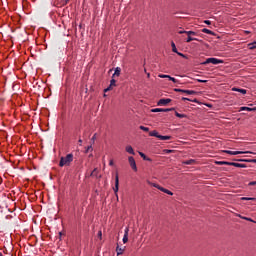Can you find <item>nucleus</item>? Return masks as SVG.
I'll use <instances>...</instances> for the list:
<instances>
[{
	"instance_id": "f3484780",
	"label": "nucleus",
	"mask_w": 256,
	"mask_h": 256,
	"mask_svg": "<svg viewBox=\"0 0 256 256\" xmlns=\"http://www.w3.org/2000/svg\"><path fill=\"white\" fill-rule=\"evenodd\" d=\"M255 110H256V107L251 108V107L243 106V107L240 108V111H255Z\"/></svg>"
},
{
	"instance_id": "09e8293b",
	"label": "nucleus",
	"mask_w": 256,
	"mask_h": 256,
	"mask_svg": "<svg viewBox=\"0 0 256 256\" xmlns=\"http://www.w3.org/2000/svg\"><path fill=\"white\" fill-rule=\"evenodd\" d=\"M166 153H173V150H166Z\"/></svg>"
},
{
	"instance_id": "3c124183",
	"label": "nucleus",
	"mask_w": 256,
	"mask_h": 256,
	"mask_svg": "<svg viewBox=\"0 0 256 256\" xmlns=\"http://www.w3.org/2000/svg\"><path fill=\"white\" fill-rule=\"evenodd\" d=\"M147 77H148V78L151 77V74L148 73V74H147Z\"/></svg>"
},
{
	"instance_id": "4c0bfd02",
	"label": "nucleus",
	"mask_w": 256,
	"mask_h": 256,
	"mask_svg": "<svg viewBox=\"0 0 256 256\" xmlns=\"http://www.w3.org/2000/svg\"><path fill=\"white\" fill-rule=\"evenodd\" d=\"M152 185L156 188V189H159L161 186L159 184H155V183H152Z\"/></svg>"
},
{
	"instance_id": "a211bd4d",
	"label": "nucleus",
	"mask_w": 256,
	"mask_h": 256,
	"mask_svg": "<svg viewBox=\"0 0 256 256\" xmlns=\"http://www.w3.org/2000/svg\"><path fill=\"white\" fill-rule=\"evenodd\" d=\"M175 115H176L179 119H187V115H186V114H181V113L175 111Z\"/></svg>"
},
{
	"instance_id": "b1692460",
	"label": "nucleus",
	"mask_w": 256,
	"mask_h": 256,
	"mask_svg": "<svg viewBox=\"0 0 256 256\" xmlns=\"http://www.w3.org/2000/svg\"><path fill=\"white\" fill-rule=\"evenodd\" d=\"M123 251H125V248H121L119 246L116 247L117 255H123Z\"/></svg>"
},
{
	"instance_id": "5fc2aeb1",
	"label": "nucleus",
	"mask_w": 256,
	"mask_h": 256,
	"mask_svg": "<svg viewBox=\"0 0 256 256\" xmlns=\"http://www.w3.org/2000/svg\"><path fill=\"white\" fill-rule=\"evenodd\" d=\"M0 256H4L3 253L0 252Z\"/></svg>"
},
{
	"instance_id": "6e6d98bb",
	"label": "nucleus",
	"mask_w": 256,
	"mask_h": 256,
	"mask_svg": "<svg viewBox=\"0 0 256 256\" xmlns=\"http://www.w3.org/2000/svg\"><path fill=\"white\" fill-rule=\"evenodd\" d=\"M59 235H62V233L60 232Z\"/></svg>"
},
{
	"instance_id": "ea45409f",
	"label": "nucleus",
	"mask_w": 256,
	"mask_h": 256,
	"mask_svg": "<svg viewBox=\"0 0 256 256\" xmlns=\"http://www.w3.org/2000/svg\"><path fill=\"white\" fill-rule=\"evenodd\" d=\"M204 23H205L206 25H211V21H209V20H205Z\"/></svg>"
},
{
	"instance_id": "72a5a7b5",
	"label": "nucleus",
	"mask_w": 256,
	"mask_h": 256,
	"mask_svg": "<svg viewBox=\"0 0 256 256\" xmlns=\"http://www.w3.org/2000/svg\"><path fill=\"white\" fill-rule=\"evenodd\" d=\"M177 55H179V57H183V59H188L187 55L181 53V52H178L176 53Z\"/></svg>"
},
{
	"instance_id": "9d476101",
	"label": "nucleus",
	"mask_w": 256,
	"mask_h": 256,
	"mask_svg": "<svg viewBox=\"0 0 256 256\" xmlns=\"http://www.w3.org/2000/svg\"><path fill=\"white\" fill-rule=\"evenodd\" d=\"M160 79H165V78H169V81H172L173 83H177V79L169 76V75H165V74H160L159 75Z\"/></svg>"
},
{
	"instance_id": "0eeeda50",
	"label": "nucleus",
	"mask_w": 256,
	"mask_h": 256,
	"mask_svg": "<svg viewBox=\"0 0 256 256\" xmlns=\"http://www.w3.org/2000/svg\"><path fill=\"white\" fill-rule=\"evenodd\" d=\"M113 191L117 197V193H119V174L116 173V176H115V186L113 188Z\"/></svg>"
},
{
	"instance_id": "f257e3e1",
	"label": "nucleus",
	"mask_w": 256,
	"mask_h": 256,
	"mask_svg": "<svg viewBox=\"0 0 256 256\" xmlns=\"http://www.w3.org/2000/svg\"><path fill=\"white\" fill-rule=\"evenodd\" d=\"M73 163V154H67L66 157H61L59 167H69Z\"/></svg>"
},
{
	"instance_id": "8fccbe9b",
	"label": "nucleus",
	"mask_w": 256,
	"mask_h": 256,
	"mask_svg": "<svg viewBox=\"0 0 256 256\" xmlns=\"http://www.w3.org/2000/svg\"><path fill=\"white\" fill-rule=\"evenodd\" d=\"M69 3V0H65L64 5H67Z\"/></svg>"
},
{
	"instance_id": "f03ea898",
	"label": "nucleus",
	"mask_w": 256,
	"mask_h": 256,
	"mask_svg": "<svg viewBox=\"0 0 256 256\" xmlns=\"http://www.w3.org/2000/svg\"><path fill=\"white\" fill-rule=\"evenodd\" d=\"M209 63H212V65H219L223 63V60L217 58H208L202 63V65H209Z\"/></svg>"
},
{
	"instance_id": "473e14b6",
	"label": "nucleus",
	"mask_w": 256,
	"mask_h": 256,
	"mask_svg": "<svg viewBox=\"0 0 256 256\" xmlns=\"http://www.w3.org/2000/svg\"><path fill=\"white\" fill-rule=\"evenodd\" d=\"M96 140H97V134H94L93 137L91 138L92 145H95Z\"/></svg>"
},
{
	"instance_id": "864d4df0",
	"label": "nucleus",
	"mask_w": 256,
	"mask_h": 256,
	"mask_svg": "<svg viewBox=\"0 0 256 256\" xmlns=\"http://www.w3.org/2000/svg\"><path fill=\"white\" fill-rule=\"evenodd\" d=\"M249 107H253V104H249Z\"/></svg>"
},
{
	"instance_id": "ddd939ff",
	"label": "nucleus",
	"mask_w": 256,
	"mask_h": 256,
	"mask_svg": "<svg viewBox=\"0 0 256 256\" xmlns=\"http://www.w3.org/2000/svg\"><path fill=\"white\" fill-rule=\"evenodd\" d=\"M126 152L130 155H135V150H133V147L131 145L126 146Z\"/></svg>"
},
{
	"instance_id": "e433bc0d",
	"label": "nucleus",
	"mask_w": 256,
	"mask_h": 256,
	"mask_svg": "<svg viewBox=\"0 0 256 256\" xmlns=\"http://www.w3.org/2000/svg\"><path fill=\"white\" fill-rule=\"evenodd\" d=\"M242 219H245V221H250V222H252V223L254 222L253 219L248 218V217H242Z\"/></svg>"
},
{
	"instance_id": "4468645a",
	"label": "nucleus",
	"mask_w": 256,
	"mask_h": 256,
	"mask_svg": "<svg viewBox=\"0 0 256 256\" xmlns=\"http://www.w3.org/2000/svg\"><path fill=\"white\" fill-rule=\"evenodd\" d=\"M158 139L160 141H169L171 139V136H163V135L158 134Z\"/></svg>"
},
{
	"instance_id": "c756f323",
	"label": "nucleus",
	"mask_w": 256,
	"mask_h": 256,
	"mask_svg": "<svg viewBox=\"0 0 256 256\" xmlns=\"http://www.w3.org/2000/svg\"><path fill=\"white\" fill-rule=\"evenodd\" d=\"M195 163V160L190 159L184 162V165H193Z\"/></svg>"
},
{
	"instance_id": "4be33fe9",
	"label": "nucleus",
	"mask_w": 256,
	"mask_h": 256,
	"mask_svg": "<svg viewBox=\"0 0 256 256\" xmlns=\"http://www.w3.org/2000/svg\"><path fill=\"white\" fill-rule=\"evenodd\" d=\"M119 75H121V69L117 67L112 77H119Z\"/></svg>"
},
{
	"instance_id": "412c9836",
	"label": "nucleus",
	"mask_w": 256,
	"mask_h": 256,
	"mask_svg": "<svg viewBox=\"0 0 256 256\" xmlns=\"http://www.w3.org/2000/svg\"><path fill=\"white\" fill-rule=\"evenodd\" d=\"M202 33H206L207 35H215V32H213L207 28L202 29Z\"/></svg>"
},
{
	"instance_id": "2f4dec72",
	"label": "nucleus",
	"mask_w": 256,
	"mask_h": 256,
	"mask_svg": "<svg viewBox=\"0 0 256 256\" xmlns=\"http://www.w3.org/2000/svg\"><path fill=\"white\" fill-rule=\"evenodd\" d=\"M139 129H141V131H145L146 133L149 131V128L145 126H140Z\"/></svg>"
},
{
	"instance_id": "5701e85b",
	"label": "nucleus",
	"mask_w": 256,
	"mask_h": 256,
	"mask_svg": "<svg viewBox=\"0 0 256 256\" xmlns=\"http://www.w3.org/2000/svg\"><path fill=\"white\" fill-rule=\"evenodd\" d=\"M216 165H231V162H227V161H216L215 162Z\"/></svg>"
},
{
	"instance_id": "603ef678",
	"label": "nucleus",
	"mask_w": 256,
	"mask_h": 256,
	"mask_svg": "<svg viewBox=\"0 0 256 256\" xmlns=\"http://www.w3.org/2000/svg\"><path fill=\"white\" fill-rule=\"evenodd\" d=\"M249 107H253V104H249Z\"/></svg>"
},
{
	"instance_id": "2eb2a0df",
	"label": "nucleus",
	"mask_w": 256,
	"mask_h": 256,
	"mask_svg": "<svg viewBox=\"0 0 256 256\" xmlns=\"http://www.w3.org/2000/svg\"><path fill=\"white\" fill-rule=\"evenodd\" d=\"M232 91H237L238 93H242V95L247 94V90L241 88H233Z\"/></svg>"
},
{
	"instance_id": "a19ab883",
	"label": "nucleus",
	"mask_w": 256,
	"mask_h": 256,
	"mask_svg": "<svg viewBox=\"0 0 256 256\" xmlns=\"http://www.w3.org/2000/svg\"><path fill=\"white\" fill-rule=\"evenodd\" d=\"M248 185H250V186L256 185V181L249 182Z\"/></svg>"
},
{
	"instance_id": "79ce46f5",
	"label": "nucleus",
	"mask_w": 256,
	"mask_h": 256,
	"mask_svg": "<svg viewBox=\"0 0 256 256\" xmlns=\"http://www.w3.org/2000/svg\"><path fill=\"white\" fill-rule=\"evenodd\" d=\"M159 189V191H162V193H164V191L166 190V188H163V187H161L160 186V188H158Z\"/></svg>"
},
{
	"instance_id": "9b49d317",
	"label": "nucleus",
	"mask_w": 256,
	"mask_h": 256,
	"mask_svg": "<svg viewBox=\"0 0 256 256\" xmlns=\"http://www.w3.org/2000/svg\"><path fill=\"white\" fill-rule=\"evenodd\" d=\"M240 163H256V159H238Z\"/></svg>"
},
{
	"instance_id": "de8ad7c7",
	"label": "nucleus",
	"mask_w": 256,
	"mask_h": 256,
	"mask_svg": "<svg viewBox=\"0 0 256 256\" xmlns=\"http://www.w3.org/2000/svg\"><path fill=\"white\" fill-rule=\"evenodd\" d=\"M78 143H80V145L83 143V140L82 139H79L78 140Z\"/></svg>"
},
{
	"instance_id": "39448f33",
	"label": "nucleus",
	"mask_w": 256,
	"mask_h": 256,
	"mask_svg": "<svg viewBox=\"0 0 256 256\" xmlns=\"http://www.w3.org/2000/svg\"><path fill=\"white\" fill-rule=\"evenodd\" d=\"M171 99L170 98H162V99H160L159 101H158V103H157V105L158 106H167V105H169V103H171Z\"/></svg>"
},
{
	"instance_id": "a878e982",
	"label": "nucleus",
	"mask_w": 256,
	"mask_h": 256,
	"mask_svg": "<svg viewBox=\"0 0 256 256\" xmlns=\"http://www.w3.org/2000/svg\"><path fill=\"white\" fill-rule=\"evenodd\" d=\"M98 173H99V170H98L97 168H95V169L91 172L90 176H91V177H97Z\"/></svg>"
},
{
	"instance_id": "1a4fd4ad",
	"label": "nucleus",
	"mask_w": 256,
	"mask_h": 256,
	"mask_svg": "<svg viewBox=\"0 0 256 256\" xmlns=\"http://www.w3.org/2000/svg\"><path fill=\"white\" fill-rule=\"evenodd\" d=\"M230 167H239L241 169H245L247 167V164H241L237 162H230Z\"/></svg>"
},
{
	"instance_id": "c9c22d12",
	"label": "nucleus",
	"mask_w": 256,
	"mask_h": 256,
	"mask_svg": "<svg viewBox=\"0 0 256 256\" xmlns=\"http://www.w3.org/2000/svg\"><path fill=\"white\" fill-rule=\"evenodd\" d=\"M164 193H166L167 195H173V192H171V190L168 189L164 190Z\"/></svg>"
},
{
	"instance_id": "58836bf2",
	"label": "nucleus",
	"mask_w": 256,
	"mask_h": 256,
	"mask_svg": "<svg viewBox=\"0 0 256 256\" xmlns=\"http://www.w3.org/2000/svg\"><path fill=\"white\" fill-rule=\"evenodd\" d=\"M197 81H198V83H207V80L198 79Z\"/></svg>"
},
{
	"instance_id": "6ab92c4d",
	"label": "nucleus",
	"mask_w": 256,
	"mask_h": 256,
	"mask_svg": "<svg viewBox=\"0 0 256 256\" xmlns=\"http://www.w3.org/2000/svg\"><path fill=\"white\" fill-rule=\"evenodd\" d=\"M149 136L156 137L158 139L159 132H157V130H153V131L149 132Z\"/></svg>"
},
{
	"instance_id": "7ed1b4c3",
	"label": "nucleus",
	"mask_w": 256,
	"mask_h": 256,
	"mask_svg": "<svg viewBox=\"0 0 256 256\" xmlns=\"http://www.w3.org/2000/svg\"><path fill=\"white\" fill-rule=\"evenodd\" d=\"M223 153H227L228 155H243L245 153H249V154L255 155V153L251 152V151L243 152V151L224 150Z\"/></svg>"
},
{
	"instance_id": "cd10ccee",
	"label": "nucleus",
	"mask_w": 256,
	"mask_h": 256,
	"mask_svg": "<svg viewBox=\"0 0 256 256\" xmlns=\"http://www.w3.org/2000/svg\"><path fill=\"white\" fill-rule=\"evenodd\" d=\"M191 41H199V39L188 36L186 43H191Z\"/></svg>"
},
{
	"instance_id": "6e6552de",
	"label": "nucleus",
	"mask_w": 256,
	"mask_h": 256,
	"mask_svg": "<svg viewBox=\"0 0 256 256\" xmlns=\"http://www.w3.org/2000/svg\"><path fill=\"white\" fill-rule=\"evenodd\" d=\"M116 83L117 81L114 78H112L110 81V85L106 89H104V93H107V91H111L113 87H116Z\"/></svg>"
},
{
	"instance_id": "20e7f679",
	"label": "nucleus",
	"mask_w": 256,
	"mask_h": 256,
	"mask_svg": "<svg viewBox=\"0 0 256 256\" xmlns=\"http://www.w3.org/2000/svg\"><path fill=\"white\" fill-rule=\"evenodd\" d=\"M174 91L176 93H186V95H197V91L195 90H183V89L175 88Z\"/></svg>"
},
{
	"instance_id": "423d86ee",
	"label": "nucleus",
	"mask_w": 256,
	"mask_h": 256,
	"mask_svg": "<svg viewBox=\"0 0 256 256\" xmlns=\"http://www.w3.org/2000/svg\"><path fill=\"white\" fill-rule=\"evenodd\" d=\"M128 162H129L131 169H133V171H137V163L135 162V158H133V156H130L128 158Z\"/></svg>"
},
{
	"instance_id": "393cba45",
	"label": "nucleus",
	"mask_w": 256,
	"mask_h": 256,
	"mask_svg": "<svg viewBox=\"0 0 256 256\" xmlns=\"http://www.w3.org/2000/svg\"><path fill=\"white\" fill-rule=\"evenodd\" d=\"M151 113H163V108H154L151 110Z\"/></svg>"
},
{
	"instance_id": "c03bdc74",
	"label": "nucleus",
	"mask_w": 256,
	"mask_h": 256,
	"mask_svg": "<svg viewBox=\"0 0 256 256\" xmlns=\"http://www.w3.org/2000/svg\"><path fill=\"white\" fill-rule=\"evenodd\" d=\"M182 101H191V99L182 97Z\"/></svg>"
},
{
	"instance_id": "37998d69",
	"label": "nucleus",
	"mask_w": 256,
	"mask_h": 256,
	"mask_svg": "<svg viewBox=\"0 0 256 256\" xmlns=\"http://www.w3.org/2000/svg\"><path fill=\"white\" fill-rule=\"evenodd\" d=\"M98 237L101 239L103 237V233L101 231L98 232Z\"/></svg>"
},
{
	"instance_id": "aec40b11",
	"label": "nucleus",
	"mask_w": 256,
	"mask_h": 256,
	"mask_svg": "<svg viewBox=\"0 0 256 256\" xmlns=\"http://www.w3.org/2000/svg\"><path fill=\"white\" fill-rule=\"evenodd\" d=\"M139 155L143 158L144 161H152L151 158L147 157V155H145L143 152H139Z\"/></svg>"
},
{
	"instance_id": "a18cd8bd",
	"label": "nucleus",
	"mask_w": 256,
	"mask_h": 256,
	"mask_svg": "<svg viewBox=\"0 0 256 256\" xmlns=\"http://www.w3.org/2000/svg\"><path fill=\"white\" fill-rule=\"evenodd\" d=\"M193 103H199V100L197 99H194V100H191Z\"/></svg>"
},
{
	"instance_id": "7c9ffc66",
	"label": "nucleus",
	"mask_w": 256,
	"mask_h": 256,
	"mask_svg": "<svg viewBox=\"0 0 256 256\" xmlns=\"http://www.w3.org/2000/svg\"><path fill=\"white\" fill-rule=\"evenodd\" d=\"M242 201H256V198L242 197Z\"/></svg>"
},
{
	"instance_id": "c85d7f7f",
	"label": "nucleus",
	"mask_w": 256,
	"mask_h": 256,
	"mask_svg": "<svg viewBox=\"0 0 256 256\" xmlns=\"http://www.w3.org/2000/svg\"><path fill=\"white\" fill-rule=\"evenodd\" d=\"M169 111H175V108H162V113H169Z\"/></svg>"
},
{
	"instance_id": "bb28decb",
	"label": "nucleus",
	"mask_w": 256,
	"mask_h": 256,
	"mask_svg": "<svg viewBox=\"0 0 256 256\" xmlns=\"http://www.w3.org/2000/svg\"><path fill=\"white\" fill-rule=\"evenodd\" d=\"M171 47H172L173 53H179V51H177V46H175V42H171Z\"/></svg>"
},
{
	"instance_id": "f8f14e48",
	"label": "nucleus",
	"mask_w": 256,
	"mask_h": 256,
	"mask_svg": "<svg viewBox=\"0 0 256 256\" xmlns=\"http://www.w3.org/2000/svg\"><path fill=\"white\" fill-rule=\"evenodd\" d=\"M127 241H129V228H126L125 234L123 237V243H127Z\"/></svg>"
},
{
	"instance_id": "dca6fc26",
	"label": "nucleus",
	"mask_w": 256,
	"mask_h": 256,
	"mask_svg": "<svg viewBox=\"0 0 256 256\" xmlns=\"http://www.w3.org/2000/svg\"><path fill=\"white\" fill-rule=\"evenodd\" d=\"M178 33L180 35H182V33H186V35H188V37H191V35H196V33L193 31H179Z\"/></svg>"
},
{
	"instance_id": "f704fd0d",
	"label": "nucleus",
	"mask_w": 256,
	"mask_h": 256,
	"mask_svg": "<svg viewBox=\"0 0 256 256\" xmlns=\"http://www.w3.org/2000/svg\"><path fill=\"white\" fill-rule=\"evenodd\" d=\"M90 151H93V145L88 146L85 153H89Z\"/></svg>"
},
{
	"instance_id": "49530a36",
	"label": "nucleus",
	"mask_w": 256,
	"mask_h": 256,
	"mask_svg": "<svg viewBox=\"0 0 256 256\" xmlns=\"http://www.w3.org/2000/svg\"><path fill=\"white\" fill-rule=\"evenodd\" d=\"M109 165H110V166H113V165H114L113 160H110Z\"/></svg>"
}]
</instances>
